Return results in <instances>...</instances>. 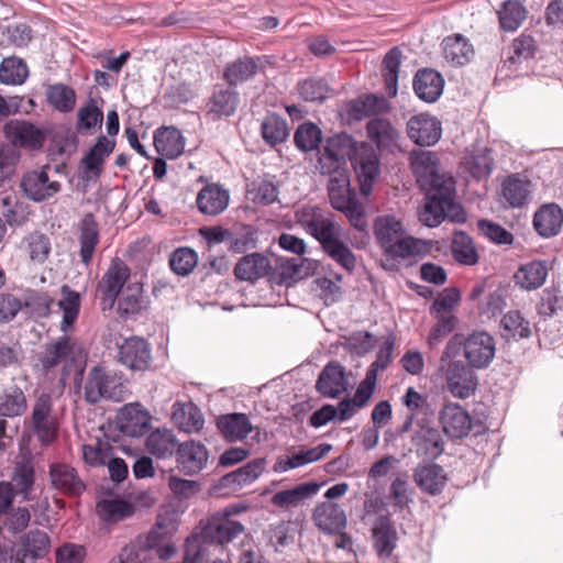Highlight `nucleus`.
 <instances>
[{"label": "nucleus", "instance_id": "56", "mask_svg": "<svg viewBox=\"0 0 563 563\" xmlns=\"http://www.w3.org/2000/svg\"><path fill=\"white\" fill-rule=\"evenodd\" d=\"M437 322L431 328L428 336V345L430 349L437 347L444 339L451 334L457 324V318L453 313H435Z\"/></svg>", "mask_w": 563, "mask_h": 563}, {"label": "nucleus", "instance_id": "42", "mask_svg": "<svg viewBox=\"0 0 563 563\" xmlns=\"http://www.w3.org/2000/svg\"><path fill=\"white\" fill-rule=\"evenodd\" d=\"M527 9L519 0H506L497 11L499 26L505 32L517 31L527 18Z\"/></svg>", "mask_w": 563, "mask_h": 563}, {"label": "nucleus", "instance_id": "10", "mask_svg": "<svg viewBox=\"0 0 563 563\" xmlns=\"http://www.w3.org/2000/svg\"><path fill=\"white\" fill-rule=\"evenodd\" d=\"M495 339L485 331H475L464 339V357L472 368L483 369L488 367L495 357Z\"/></svg>", "mask_w": 563, "mask_h": 563}, {"label": "nucleus", "instance_id": "31", "mask_svg": "<svg viewBox=\"0 0 563 563\" xmlns=\"http://www.w3.org/2000/svg\"><path fill=\"white\" fill-rule=\"evenodd\" d=\"M217 427L225 440L235 442L245 439L253 426L245 413H227L217 419Z\"/></svg>", "mask_w": 563, "mask_h": 563}, {"label": "nucleus", "instance_id": "43", "mask_svg": "<svg viewBox=\"0 0 563 563\" xmlns=\"http://www.w3.org/2000/svg\"><path fill=\"white\" fill-rule=\"evenodd\" d=\"M60 295L62 298L57 302L58 308L63 312L60 330L66 333L78 318L81 300L79 292L73 290L67 285L60 288Z\"/></svg>", "mask_w": 563, "mask_h": 563}, {"label": "nucleus", "instance_id": "49", "mask_svg": "<svg viewBox=\"0 0 563 563\" xmlns=\"http://www.w3.org/2000/svg\"><path fill=\"white\" fill-rule=\"evenodd\" d=\"M97 514L106 522H118L131 517L134 507L123 499H103L97 504Z\"/></svg>", "mask_w": 563, "mask_h": 563}, {"label": "nucleus", "instance_id": "27", "mask_svg": "<svg viewBox=\"0 0 563 563\" xmlns=\"http://www.w3.org/2000/svg\"><path fill=\"white\" fill-rule=\"evenodd\" d=\"M374 548L379 556H390L397 545V531L388 516H378L372 527Z\"/></svg>", "mask_w": 563, "mask_h": 563}, {"label": "nucleus", "instance_id": "32", "mask_svg": "<svg viewBox=\"0 0 563 563\" xmlns=\"http://www.w3.org/2000/svg\"><path fill=\"white\" fill-rule=\"evenodd\" d=\"M244 531L241 522L229 518H217V515L211 517L208 527L205 529L203 536L217 544H224L231 542Z\"/></svg>", "mask_w": 563, "mask_h": 563}, {"label": "nucleus", "instance_id": "64", "mask_svg": "<svg viewBox=\"0 0 563 563\" xmlns=\"http://www.w3.org/2000/svg\"><path fill=\"white\" fill-rule=\"evenodd\" d=\"M169 265L177 275L186 276L197 265V254L188 247L177 249L170 256Z\"/></svg>", "mask_w": 563, "mask_h": 563}, {"label": "nucleus", "instance_id": "26", "mask_svg": "<svg viewBox=\"0 0 563 563\" xmlns=\"http://www.w3.org/2000/svg\"><path fill=\"white\" fill-rule=\"evenodd\" d=\"M177 462L179 468L187 475L199 473L208 462L206 446L196 441H187L178 445Z\"/></svg>", "mask_w": 563, "mask_h": 563}, {"label": "nucleus", "instance_id": "30", "mask_svg": "<svg viewBox=\"0 0 563 563\" xmlns=\"http://www.w3.org/2000/svg\"><path fill=\"white\" fill-rule=\"evenodd\" d=\"M154 145L162 156L173 159L184 152L185 140L178 129L174 126H165L155 132Z\"/></svg>", "mask_w": 563, "mask_h": 563}, {"label": "nucleus", "instance_id": "37", "mask_svg": "<svg viewBox=\"0 0 563 563\" xmlns=\"http://www.w3.org/2000/svg\"><path fill=\"white\" fill-rule=\"evenodd\" d=\"M443 56L452 66L467 64L473 54L472 44L461 34L448 36L442 42Z\"/></svg>", "mask_w": 563, "mask_h": 563}, {"label": "nucleus", "instance_id": "36", "mask_svg": "<svg viewBox=\"0 0 563 563\" xmlns=\"http://www.w3.org/2000/svg\"><path fill=\"white\" fill-rule=\"evenodd\" d=\"M263 460H254L246 465L224 475L220 479V485L236 492L244 486L253 483L263 472Z\"/></svg>", "mask_w": 563, "mask_h": 563}, {"label": "nucleus", "instance_id": "48", "mask_svg": "<svg viewBox=\"0 0 563 563\" xmlns=\"http://www.w3.org/2000/svg\"><path fill=\"white\" fill-rule=\"evenodd\" d=\"M297 91L305 101L321 103L330 97L331 88L325 78L309 77L297 84Z\"/></svg>", "mask_w": 563, "mask_h": 563}, {"label": "nucleus", "instance_id": "60", "mask_svg": "<svg viewBox=\"0 0 563 563\" xmlns=\"http://www.w3.org/2000/svg\"><path fill=\"white\" fill-rule=\"evenodd\" d=\"M26 402L21 389L13 387L0 397V416L16 417L24 412Z\"/></svg>", "mask_w": 563, "mask_h": 563}, {"label": "nucleus", "instance_id": "23", "mask_svg": "<svg viewBox=\"0 0 563 563\" xmlns=\"http://www.w3.org/2000/svg\"><path fill=\"white\" fill-rule=\"evenodd\" d=\"M351 163L357 174L361 191L363 195H369L373 184L379 175V159L372 150L363 148L362 152L356 151V156Z\"/></svg>", "mask_w": 563, "mask_h": 563}, {"label": "nucleus", "instance_id": "61", "mask_svg": "<svg viewBox=\"0 0 563 563\" xmlns=\"http://www.w3.org/2000/svg\"><path fill=\"white\" fill-rule=\"evenodd\" d=\"M379 99L374 95H363L352 100L347 107L349 117L352 120L361 121L377 112Z\"/></svg>", "mask_w": 563, "mask_h": 563}, {"label": "nucleus", "instance_id": "6", "mask_svg": "<svg viewBox=\"0 0 563 563\" xmlns=\"http://www.w3.org/2000/svg\"><path fill=\"white\" fill-rule=\"evenodd\" d=\"M38 360L46 371L58 365H63L65 368L73 365L84 366L87 352L77 338L63 335L46 343Z\"/></svg>", "mask_w": 563, "mask_h": 563}, {"label": "nucleus", "instance_id": "11", "mask_svg": "<svg viewBox=\"0 0 563 563\" xmlns=\"http://www.w3.org/2000/svg\"><path fill=\"white\" fill-rule=\"evenodd\" d=\"M48 167L26 172L20 181L25 197L34 202H43L54 198L62 189V184L49 178Z\"/></svg>", "mask_w": 563, "mask_h": 563}, {"label": "nucleus", "instance_id": "1", "mask_svg": "<svg viewBox=\"0 0 563 563\" xmlns=\"http://www.w3.org/2000/svg\"><path fill=\"white\" fill-rule=\"evenodd\" d=\"M417 183L426 195V203L419 210V221L429 228L440 225L446 218L464 220L461 205L455 201V180L439 173V158L432 152H421L412 162Z\"/></svg>", "mask_w": 563, "mask_h": 563}, {"label": "nucleus", "instance_id": "39", "mask_svg": "<svg viewBox=\"0 0 563 563\" xmlns=\"http://www.w3.org/2000/svg\"><path fill=\"white\" fill-rule=\"evenodd\" d=\"M239 104V96L231 88L216 87L209 102L208 114L213 118L232 115Z\"/></svg>", "mask_w": 563, "mask_h": 563}, {"label": "nucleus", "instance_id": "18", "mask_svg": "<svg viewBox=\"0 0 563 563\" xmlns=\"http://www.w3.org/2000/svg\"><path fill=\"white\" fill-rule=\"evenodd\" d=\"M115 142L103 135L99 136L95 145L81 158V178L85 181H96L103 168L106 158L113 152Z\"/></svg>", "mask_w": 563, "mask_h": 563}, {"label": "nucleus", "instance_id": "5", "mask_svg": "<svg viewBox=\"0 0 563 563\" xmlns=\"http://www.w3.org/2000/svg\"><path fill=\"white\" fill-rule=\"evenodd\" d=\"M126 393L123 374L106 366H95L87 376L85 398L91 404L101 399L121 401Z\"/></svg>", "mask_w": 563, "mask_h": 563}, {"label": "nucleus", "instance_id": "52", "mask_svg": "<svg viewBox=\"0 0 563 563\" xmlns=\"http://www.w3.org/2000/svg\"><path fill=\"white\" fill-rule=\"evenodd\" d=\"M29 76L26 64L16 57H7L0 64V81L7 85H21Z\"/></svg>", "mask_w": 563, "mask_h": 563}, {"label": "nucleus", "instance_id": "53", "mask_svg": "<svg viewBox=\"0 0 563 563\" xmlns=\"http://www.w3.org/2000/svg\"><path fill=\"white\" fill-rule=\"evenodd\" d=\"M321 250L328 257H330L345 271L351 273L355 269L356 256L352 250L341 240V236Z\"/></svg>", "mask_w": 563, "mask_h": 563}, {"label": "nucleus", "instance_id": "22", "mask_svg": "<svg viewBox=\"0 0 563 563\" xmlns=\"http://www.w3.org/2000/svg\"><path fill=\"white\" fill-rule=\"evenodd\" d=\"M533 229L544 238L558 235L563 224V210L554 202L544 203L538 208L533 216Z\"/></svg>", "mask_w": 563, "mask_h": 563}, {"label": "nucleus", "instance_id": "16", "mask_svg": "<svg viewBox=\"0 0 563 563\" xmlns=\"http://www.w3.org/2000/svg\"><path fill=\"white\" fill-rule=\"evenodd\" d=\"M151 413L139 402L123 406L118 415V428L124 435L139 438L151 427Z\"/></svg>", "mask_w": 563, "mask_h": 563}, {"label": "nucleus", "instance_id": "13", "mask_svg": "<svg viewBox=\"0 0 563 563\" xmlns=\"http://www.w3.org/2000/svg\"><path fill=\"white\" fill-rule=\"evenodd\" d=\"M121 364L132 371H146L152 364V350L147 341L140 336L124 339L118 346Z\"/></svg>", "mask_w": 563, "mask_h": 563}, {"label": "nucleus", "instance_id": "58", "mask_svg": "<svg viewBox=\"0 0 563 563\" xmlns=\"http://www.w3.org/2000/svg\"><path fill=\"white\" fill-rule=\"evenodd\" d=\"M317 265L309 258H285L284 257V283L287 279L299 282L313 275Z\"/></svg>", "mask_w": 563, "mask_h": 563}, {"label": "nucleus", "instance_id": "9", "mask_svg": "<svg viewBox=\"0 0 563 563\" xmlns=\"http://www.w3.org/2000/svg\"><path fill=\"white\" fill-rule=\"evenodd\" d=\"M299 221L320 243L321 249L341 236L340 227L334 222L333 214L325 213L317 207L303 208L299 214Z\"/></svg>", "mask_w": 563, "mask_h": 563}, {"label": "nucleus", "instance_id": "35", "mask_svg": "<svg viewBox=\"0 0 563 563\" xmlns=\"http://www.w3.org/2000/svg\"><path fill=\"white\" fill-rule=\"evenodd\" d=\"M172 419L184 432H197L203 427V418L199 408L192 402H175Z\"/></svg>", "mask_w": 563, "mask_h": 563}, {"label": "nucleus", "instance_id": "54", "mask_svg": "<svg viewBox=\"0 0 563 563\" xmlns=\"http://www.w3.org/2000/svg\"><path fill=\"white\" fill-rule=\"evenodd\" d=\"M82 460L92 467L103 466L113 455V448L108 440L98 439L92 444L81 446Z\"/></svg>", "mask_w": 563, "mask_h": 563}, {"label": "nucleus", "instance_id": "7", "mask_svg": "<svg viewBox=\"0 0 563 563\" xmlns=\"http://www.w3.org/2000/svg\"><path fill=\"white\" fill-rule=\"evenodd\" d=\"M357 143L346 133L334 134L325 140L323 148L319 151L316 168L322 175H332L334 172L345 170L346 161L356 156Z\"/></svg>", "mask_w": 563, "mask_h": 563}, {"label": "nucleus", "instance_id": "41", "mask_svg": "<svg viewBox=\"0 0 563 563\" xmlns=\"http://www.w3.org/2000/svg\"><path fill=\"white\" fill-rule=\"evenodd\" d=\"M503 197L512 208L525 206L530 197V181L512 174L503 184Z\"/></svg>", "mask_w": 563, "mask_h": 563}, {"label": "nucleus", "instance_id": "46", "mask_svg": "<svg viewBox=\"0 0 563 563\" xmlns=\"http://www.w3.org/2000/svg\"><path fill=\"white\" fill-rule=\"evenodd\" d=\"M22 247L26 252L29 260L36 265L46 262L51 254L49 238L41 232H32L22 240Z\"/></svg>", "mask_w": 563, "mask_h": 563}, {"label": "nucleus", "instance_id": "21", "mask_svg": "<svg viewBox=\"0 0 563 563\" xmlns=\"http://www.w3.org/2000/svg\"><path fill=\"white\" fill-rule=\"evenodd\" d=\"M413 481L420 490L431 496H437L444 489L448 477L441 465L435 463H420L413 470Z\"/></svg>", "mask_w": 563, "mask_h": 563}, {"label": "nucleus", "instance_id": "19", "mask_svg": "<svg viewBox=\"0 0 563 563\" xmlns=\"http://www.w3.org/2000/svg\"><path fill=\"white\" fill-rule=\"evenodd\" d=\"M411 443L418 456L434 461L440 457L445 450V441L434 427L420 426L412 437Z\"/></svg>", "mask_w": 563, "mask_h": 563}, {"label": "nucleus", "instance_id": "62", "mask_svg": "<svg viewBox=\"0 0 563 563\" xmlns=\"http://www.w3.org/2000/svg\"><path fill=\"white\" fill-rule=\"evenodd\" d=\"M376 345L374 335L368 331H355L345 338L344 347L352 355L364 356Z\"/></svg>", "mask_w": 563, "mask_h": 563}, {"label": "nucleus", "instance_id": "28", "mask_svg": "<svg viewBox=\"0 0 563 563\" xmlns=\"http://www.w3.org/2000/svg\"><path fill=\"white\" fill-rule=\"evenodd\" d=\"M229 200L228 190L217 184H210L199 191L196 202L201 213L217 216L227 209Z\"/></svg>", "mask_w": 563, "mask_h": 563}, {"label": "nucleus", "instance_id": "59", "mask_svg": "<svg viewBox=\"0 0 563 563\" xmlns=\"http://www.w3.org/2000/svg\"><path fill=\"white\" fill-rule=\"evenodd\" d=\"M320 489L316 482L301 483L291 489H284V507H298L312 498Z\"/></svg>", "mask_w": 563, "mask_h": 563}, {"label": "nucleus", "instance_id": "14", "mask_svg": "<svg viewBox=\"0 0 563 563\" xmlns=\"http://www.w3.org/2000/svg\"><path fill=\"white\" fill-rule=\"evenodd\" d=\"M439 422L442 431L452 440H460L468 435L472 429V418L461 405L449 402L439 412Z\"/></svg>", "mask_w": 563, "mask_h": 563}, {"label": "nucleus", "instance_id": "45", "mask_svg": "<svg viewBox=\"0 0 563 563\" xmlns=\"http://www.w3.org/2000/svg\"><path fill=\"white\" fill-rule=\"evenodd\" d=\"M99 242L98 225L91 213L81 220L80 225V257L86 265L90 263Z\"/></svg>", "mask_w": 563, "mask_h": 563}, {"label": "nucleus", "instance_id": "29", "mask_svg": "<svg viewBox=\"0 0 563 563\" xmlns=\"http://www.w3.org/2000/svg\"><path fill=\"white\" fill-rule=\"evenodd\" d=\"M49 476L54 487L64 493L79 495L85 489V485L76 470L68 464H52L49 467Z\"/></svg>", "mask_w": 563, "mask_h": 563}, {"label": "nucleus", "instance_id": "4", "mask_svg": "<svg viewBox=\"0 0 563 563\" xmlns=\"http://www.w3.org/2000/svg\"><path fill=\"white\" fill-rule=\"evenodd\" d=\"M49 536L40 529L22 534L18 542L0 541V562L2 563H37L51 551Z\"/></svg>", "mask_w": 563, "mask_h": 563}, {"label": "nucleus", "instance_id": "50", "mask_svg": "<svg viewBox=\"0 0 563 563\" xmlns=\"http://www.w3.org/2000/svg\"><path fill=\"white\" fill-rule=\"evenodd\" d=\"M401 55V51L398 47H393L387 52L383 59V77L385 88L389 97H395L397 95Z\"/></svg>", "mask_w": 563, "mask_h": 563}, {"label": "nucleus", "instance_id": "40", "mask_svg": "<svg viewBox=\"0 0 563 563\" xmlns=\"http://www.w3.org/2000/svg\"><path fill=\"white\" fill-rule=\"evenodd\" d=\"M271 269L267 257L253 253L242 257L234 267L238 279L253 282L264 277Z\"/></svg>", "mask_w": 563, "mask_h": 563}, {"label": "nucleus", "instance_id": "15", "mask_svg": "<svg viewBox=\"0 0 563 563\" xmlns=\"http://www.w3.org/2000/svg\"><path fill=\"white\" fill-rule=\"evenodd\" d=\"M408 137L420 146H432L441 139V122L428 113H419L407 122Z\"/></svg>", "mask_w": 563, "mask_h": 563}, {"label": "nucleus", "instance_id": "20", "mask_svg": "<svg viewBox=\"0 0 563 563\" xmlns=\"http://www.w3.org/2000/svg\"><path fill=\"white\" fill-rule=\"evenodd\" d=\"M550 263L545 260H532L521 264L514 275L515 285L522 290L541 288L549 275Z\"/></svg>", "mask_w": 563, "mask_h": 563}, {"label": "nucleus", "instance_id": "8", "mask_svg": "<svg viewBox=\"0 0 563 563\" xmlns=\"http://www.w3.org/2000/svg\"><path fill=\"white\" fill-rule=\"evenodd\" d=\"M130 268L120 258L111 261L109 267L97 285V294L100 298L102 310L113 308L119 295L130 282Z\"/></svg>", "mask_w": 563, "mask_h": 563}, {"label": "nucleus", "instance_id": "38", "mask_svg": "<svg viewBox=\"0 0 563 563\" xmlns=\"http://www.w3.org/2000/svg\"><path fill=\"white\" fill-rule=\"evenodd\" d=\"M366 131L369 140L375 143L379 150H391L397 145L399 133L386 119L375 118L369 120L366 125Z\"/></svg>", "mask_w": 563, "mask_h": 563}, {"label": "nucleus", "instance_id": "44", "mask_svg": "<svg viewBox=\"0 0 563 563\" xmlns=\"http://www.w3.org/2000/svg\"><path fill=\"white\" fill-rule=\"evenodd\" d=\"M143 285L140 282L129 283L118 297V312L122 316L139 314L143 308Z\"/></svg>", "mask_w": 563, "mask_h": 563}, {"label": "nucleus", "instance_id": "47", "mask_svg": "<svg viewBox=\"0 0 563 563\" xmlns=\"http://www.w3.org/2000/svg\"><path fill=\"white\" fill-rule=\"evenodd\" d=\"M451 251L453 258L462 265L472 266L478 262V253L473 240L463 231L454 232Z\"/></svg>", "mask_w": 563, "mask_h": 563}, {"label": "nucleus", "instance_id": "25", "mask_svg": "<svg viewBox=\"0 0 563 563\" xmlns=\"http://www.w3.org/2000/svg\"><path fill=\"white\" fill-rule=\"evenodd\" d=\"M316 526L327 533H339L346 526V516L343 508L332 501H323L313 510Z\"/></svg>", "mask_w": 563, "mask_h": 563}, {"label": "nucleus", "instance_id": "51", "mask_svg": "<svg viewBox=\"0 0 563 563\" xmlns=\"http://www.w3.org/2000/svg\"><path fill=\"white\" fill-rule=\"evenodd\" d=\"M48 103L60 112H69L76 104L75 90L64 84L51 85L46 89Z\"/></svg>", "mask_w": 563, "mask_h": 563}, {"label": "nucleus", "instance_id": "33", "mask_svg": "<svg viewBox=\"0 0 563 563\" xmlns=\"http://www.w3.org/2000/svg\"><path fill=\"white\" fill-rule=\"evenodd\" d=\"M7 139L15 146H36L43 135L32 123L26 121H10L4 126Z\"/></svg>", "mask_w": 563, "mask_h": 563}, {"label": "nucleus", "instance_id": "34", "mask_svg": "<svg viewBox=\"0 0 563 563\" xmlns=\"http://www.w3.org/2000/svg\"><path fill=\"white\" fill-rule=\"evenodd\" d=\"M178 440L169 429H156L146 438L145 446L148 453L157 459H167L178 449Z\"/></svg>", "mask_w": 563, "mask_h": 563}, {"label": "nucleus", "instance_id": "63", "mask_svg": "<svg viewBox=\"0 0 563 563\" xmlns=\"http://www.w3.org/2000/svg\"><path fill=\"white\" fill-rule=\"evenodd\" d=\"M501 327L507 336L515 339L528 338L531 334L529 322L519 311H509L501 319Z\"/></svg>", "mask_w": 563, "mask_h": 563}, {"label": "nucleus", "instance_id": "3", "mask_svg": "<svg viewBox=\"0 0 563 563\" xmlns=\"http://www.w3.org/2000/svg\"><path fill=\"white\" fill-rule=\"evenodd\" d=\"M329 176L328 196L331 206L344 213L351 227L360 232H366L368 227L366 210L358 201L356 192L350 188L346 172L339 170Z\"/></svg>", "mask_w": 563, "mask_h": 563}, {"label": "nucleus", "instance_id": "55", "mask_svg": "<svg viewBox=\"0 0 563 563\" xmlns=\"http://www.w3.org/2000/svg\"><path fill=\"white\" fill-rule=\"evenodd\" d=\"M537 49V41L531 35L522 33L512 41L507 63L515 65L533 58Z\"/></svg>", "mask_w": 563, "mask_h": 563}, {"label": "nucleus", "instance_id": "24", "mask_svg": "<svg viewBox=\"0 0 563 563\" xmlns=\"http://www.w3.org/2000/svg\"><path fill=\"white\" fill-rule=\"evenodd\" d=\"M444 79L442 75L432 69H419L413 79V90L419 99L424 102H435L443 92Z\"/></svg>", "mask_w": 563, "mask_h": 563}, {"label": "nucleus", "instance_id": "57", "mask_svg": "<svg viewBox=\"0 0 563 563\" xmlns=\"http://www.w3.org/2000/svg\"><path fill=\"white\" fill-rule=\"evenodd\" d=\"M294 141L299 150L303 152L312 151L321 143L322 132L314 123L305 122L297 128Z\"/></svg>", "mask_w": 563, "mask_h": 563}, {"label": "nucleus", "instance_id": "12", "mask_svg": "<svg viewBox=\"0 0 563 563\" xmlns=\"http://www.w3.org/2000/svg\"><path fill=\"white\" fill-rule=\"evenodd\" d=\"M444 377L449 391L457 398L465 399L472 396L477 386V377L470 365L462 361H450L444 368Z\"/></svg>", "mask_w": 563, "mask_h": 563}, {"label": "nucleus", "instance_id": "17", "mask_svg": "<svg viewBox=\"0 0 563 563\" xmlns=\"http://www.w3.org/2000/svg\"><path fill=\"white\" fill-rule=\"evenodd\" d=\"M349 382L345 367L338 361H330L320 372L316 390L325 398H338L347 390Z\"/></svg>", "mask_w": 563, "mask_h": 563}, {"label": "nucleus", "instance_id": "2", "mask_svg": "<svg viewBox=\"0 0 563 563\" xmlns=\"http://www.w3.org/2000/svg\"><path fill=\"white\" fill-rule=\"evenodd\" d=\"M374 236L383 253L390 258H408L420 253L419 240L407 235L395 216H379L374 221Z\"/></svg>", "mask_w": 563, "mask_h": 563}]
</instances>
